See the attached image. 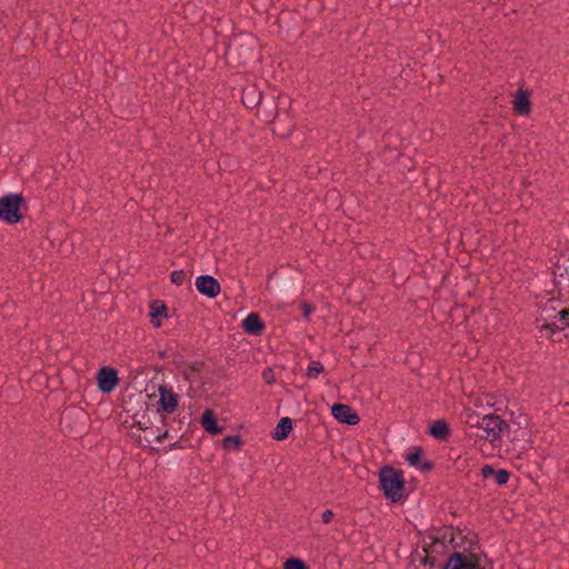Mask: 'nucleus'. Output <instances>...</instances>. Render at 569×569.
I'll return each mask as SVG.
<instances>
[{
    "label": "nucleus",
    "mask_w": 569,
    "mask_h": 569,
    "mask_svg": "<svg viewBox=\"0 0 569 569\" xmlns=\"http://www.w3.org/2000/svg\"><path fill=\"white\" fill-rule=\"evenodd\" d=\"M379 478L385 496L393 502L399 501L403 496L405 489L402 472L391 467H386L381 469Z\"/></svg>",
    "instance_id": "1"
},
{
    "label": "nucleus",
    "mask_w": 569,
    "mask_h": 569,
    "mask_svg": "<svg viewBox=\"0 0 569 569\" xmlns=\"http://www.w3.org/2000/svg\"><path fill=\"white\" fill-rule=\"evenodd\" d=\"M506 428H508L507 422H505L499 416L485 415L481 417V422L478 429L473 431V436L489 442H493L500 438Z\"/></svg>",
    "instance_id": "2"
},
{
    "label": "nucleus",
    "mask_w": 569,
    "mask_h": 569,
    "mask_svg": "<svg viewBox=\"0 0 569 569\" xmlns=\"http://www.w3.org/2000/svg\"><path fill=\"white\" fill-rule=\"evenodd\" d=\"M21 201V196L14 193L0 198V219L11 224L19 222Z\"/></svg>",
    "instance_id": "3"
},
{
    "label": "nucleus",
    "mask_w": 569,
    "mask_h": 569,
    "mask_svg": "<svg viewBox=\"0 0 569 569\" xmlns=\"http://www.w3.org/2000/svg\"><path fill=\"white\" fill-rule=\"evenodd\" d=\"M443 569H481L479 559L475 555L453 553Z\"/></svg>",
    "instance_id": "4"
},
{
    "label": "nucleus",
    "mask_w": 569,
    "mask_h": 569,
    "mask_svg": "<svg viewBox=\"0 0 569 569\" xmlns=\"http://www.w3.org/2000/svg\"><path fill=\"white\" fill-rule=\"evenodd\" d=\"M159 392V408L158 410H161L166 413H172L178 408V396L174 393L171 389L167 388L163 385H160L158 387Z\"/></svg>",
    "instance_id": "5"
},
{
    "label": "nucleus",
    "mask_w": 569,
    "mask_h": 569,
    "mask_svg": "<svg viewBox=\"0 0 569 569\" xmlns=\"http://www.w3.org/2000/svg\"><path fill=\"white\" fill-rule=\"evenodd\" d=\"M97 380L99 389L106 393L111 392L119 382L117 371L109 367H103L99 370Z\"/></svg>",
    "instance_id": "6"
},
{
    "label": "nucleus",
    "mask_w": 569,
    "mask_h": 569,
    "mask_svg": "<svg viewBox=\"0 0 569 569\" xmlns=\"http://www.w3.org/2000/svg\"><path fill=\"white\" fill-rule=\"evenodd\" d=\"M332 416L342 423H348L350 426H355L360 421V418L355 409L350 406L342 403H335L331 407Z\"/></svg>",
    "instance_id": "7"
},
{
    "label": "nucleus",
    "mask_w": 569,
    "mask_h": 569,
    "mask_svg": "<svg viewBox=\"0 0 569 569\" xmlns=\"http://www.w3.org/2000/svg\"><path fill=\"white\" fill-rule=\"evenodd\" d=\"M198 291L209 298H216L220 293L219 282L211 276H200L196 280Z\"/></svg>",
    "instance_id": "8"
},
{
    "label": "nucleus",
    "mask_w": 569,
    "mask_h": 569,
    "mask_svg": "<svg viewBox=\"0 0 569 569\" xmlns=\"http://www.w3.org/2000/svg\"><path fill=\"white\" fill-rule=\"evenodd\" d=\"M512 107L517 114L529 116L531 111V101L528 90L519 89L512 100Z\"/></svg>",
    "instance_id": "9"
},
{
    "label": "nucleus",
    "mask_w": 569,
    "mask_h": 569,
    "mask_svg": "<svg viewBox=\"0 0 569 569\" xmlns=\"http://www.w3.org/2000/svg\"><path fill=\"white\" fill-rule=\"evenodd\" d=\"M149 316L151 318V323L159 328L161 327V320L168 317V309L166 305L160 300H153L149 306Z\"/></svg>",
    "instance_id": "10"
},
{
    "label": "nucleus",
    "mask_w": 569,
    "mask_h": 569,
    "mask_svg": "<svg viewBox=\"0 0 569 569\" xmlns=\"http://www.w3.org/2000/svg\"><path fill=\"white\" fill-rule=\"evenodd\" d=\"M481 475L483 476V478L488 479V478H493L495 482L497 485H505L508 482L509 478H510V473L509 471L505 470V469H500V470H495L493 467L489 466V465H486L482 467L481 469Z\"/></svg>",
    "instance_id": "11"
},
{
    "label": "nucleus",
    "mask_w": 569,
    "mask_h": 569,
    "mask_svg": "<svg viewBox=\"0 0 569 569\" xmlns=\"http://www.w3.org/2000/svg\"><path fill=\"white\" fill-rule=\"evenodd\" d=\"M263 327V322L257 313H249L242 321V328L250 335H259Z\"/></svg>",
    "instance_id": "12"
},
{
    "label": "nucleus",
    "mask_w": 569,
    "mask_h": 569,
    "mask_svg": "<svg viewBox=\"0 0 569 569\" xmlns=\"http://www.w3.org/2000/svg\"><path fill=\"white\" fill-rule=\"evenodd\" d=\"M201 426L207 432L211 435H219L223 430L218 426L214 413L209 409L202 413Z\"/></svg>",
    "instance_id": "13"
},
{
    "label": "nucleus",
    "mask_w": 569,
    "mask_h": 569,
    "mask_svg": "<svg viewBox=\"0 0 569 569\" xmlns=\"http://www.w3.org/2000/svg\"><path fill=\"white\" fill-rule=\"evenodd\" d=\"M292 431V420L288 417H283L279 420L274 432L272 433L273 439L284 440Z\"/></svg>",
    "instance_id": "14"
},
{
    "label": "nucleus",
    "mask_w": 569,
    "mask_h": 569,
    "mask_svg": "<svg viewBox=\"0 0 569 569\" xmlns=\"http://www.w3.org/2000/svg\"><path fill=\"white\" fill-rule=\"evenodd\" d=\"M429 433L437 439H446L449 433L448 425L445 420H436L429 428Z\"/></svg>",
    "instance_id": "15"
},
{
    "label": "nucleus",
    "mask_w": 569,
    "mask_h": 569,
    "mask_svg": "<svg viewBox=\"0 0 569 569\" xmlns=\"http://www.w3.org/2000/svg\"><path fill=\"white\" fill-rule=\"evenodd\" d=\"M462 419L466 422V425H468L475 431L478 429V427L481 422V417H479L476 412H473L469 408L465 409V411L462 413Z\"/></svg>",
    "instance_id": "16"
},
{
    "label": "nucleus",
    "mask_w": 569,
    "mask_h": 569,
    "mask_svg": "<svg viewBox=\"0 0 569 569\" xmlns=\"http://www.w3.org/2000/svg\"><path fill=\"white\" fill-rule=\"evenodd\" d=\"M323 371V366L319 361H311L307 369L308 378L315 379Z\"/></svg>",
    "instance_id": "17"
},
{
    "label": "nucleus",
    "mask_w": 569,
    "mask_h": 569,
    "mask_svg": "<svg viewBox=\"0 0 569 569\" xmlns=\"http://www.w3.org/2000/svg\"><path fill=\"white\" fill-rule=\"evenodd\" d=\"M283 569H308L306 563L297 558L288 559L284 565Z\"/></svg>",
    "instance_id": "18"
},
{
    "label": "nucleus",
    "mask_w": 569,
    "mask_h": 569,
    "mask_svg": "<svg viewBox=\"0 0 569 569\" xmlns=\"http://www.w3.org/2000/svg\"><path fill=\"white\" fill-rule=\"evenodd\" d=\"M420 457H421V449L420 448H415L411 452H409L407 455V461L411 466H418V463L420 461Z\"/></svg>",
    "instance_id": "19"
},
{
    "label": "nucleus",
    "mask_w": 569,
    "mask_h": 569,
    "mask_svg": "<svg viewBox=\"0 0 569 569\" xmlns=\"http://www.w3.org/2000/svg\"><path fill=\"white\" fill-rule=\"evenodd\" d=\"M223 447L227 449L236 448L238 449L241 445V441L238 437L228 436L223 440Z\"/></svg>",
    "instance_id": "20"
},
{
    "label": "nucleus",
    "mask_w": 569,
    "mask_h": 569,
    "mask_svg": "<svg viewBox=\"0 0 569 569\" xmlns=\"http://www.w3.org/2000/svg\"><path fill=\"white\" fill-rule=\"evenodd\" d=\"M186 272L183 270H176L171 273V281L178 286L184 282Z\"/></svg>",
    "instance_id": "21"
},
{
    "label": "nucleus",
    "mask_w": 569,
    "mask_h": 569,
    "mask_svg": "<svg viewBox=\"0 0 569 569\" xmlns=\"http://www.w3.org/2000/svg\"><path fill=\"white\" fill-rule=\"evenodd\" d=\"M262 378L263 380L268 383V385H272L274 381H276V377H274V373L273 371L270 369V368H267L263 373H262Z\"/></svg>",
    "instance_id": "22"
},
{
    "label": "nucleus",
    "mask_w": 569,
    "mask_h": 569,
    "mask_svg": "<svg viewBox=\"0 0 569 569\" xmlns=\"http://www.w3.org/2000/svg\"><path fill=\"white\" fill-rule=\"evenodd\" d=\"M301 309H302V316L308 319L309 316L311 315V312L313 311V308L311 307V305H309L308 302H303L301 303Z\"/></svg>",
    "instance_id": "23"
},
{
    "label": "nucleus",
    "mask_w": 569,
    "mask_h": 569,
    "mask_svg": "<svg viewBox=\"0 0 569 569\" xmlns=\"http://www.w3.org/2000/svg\"><path fill=\"white\" fill-rule=\"evenodd\" d=\"M333 512L330 509H327L321 515V520L323 523H329L333 519Z\"/></svg>",
    "instance_id": "24"
},
{
    "label": "nucleus",
    "mask_w": 569,
    "mask_h": 569,
    "mask_svg": "<svg viewBox=\"0 0 569 569\" xmlns=\"http://www.w3.org/2000/svg\"><path fill=\"white\" fill-rule=\"evenodd\" d=\"M558 315L560 319L563 320L566 325L569 327V309H563Z\"/></svg>",
    "instance_id": "25"
},
{
    "label": "nucleus",
    "mask_w": 569,
    "mask_h": 569,
    "mask_svg": "<svg viewBox=\"0 0 569 569\" xmlns=\"http://www.w3.org/2000/svg\"><path fill=\"white\" fill-rule=\"evenodd\" d=\"M542 329L550 330L551 332H555L557 330H563V328H558L555 323H547L542 326Z\"/></svg>",
    "instance_id": "26"
},
{
    "label": "nucleus",
    "mask_w": 569,
    "mask_h": 569,
    "mask_svg": "<svg viewBox=\"0 0 569 569\" xmlns=\"http://www.w3.org/2000/svg\"><path fill=\"white\" fill-rule=\"evenodd\" d=\"M138 427L139 430H147L148 428L141 422V421H138L137 423H133L130 428H134V427Z\"/></svg>",
    "instance_id": "27"
},
{
    "label": "nucleus",
    "mask_w": 569,
    "mask_h": 569,
    "mask_svg": "<svg viewBox=\"0 0 569 569\" xmlns=\"http://www.w3.org/2000/svg\"><path fill=\"white\" fill-rule=\"evenodd\" d=\"M167 436H168V431L163 432L162 435H158V436L156 437V440H157L158 442H162V441H163V439H164Z\"/></svg>",
    "instance_id": "28"
},
{
    "label": "nucleus",
    "mask_w": 569,
    "mask_h": 569,
    "mask_svg": "<svg viewBox=\"0 0 569 569\" xmlns=\"http://www.w3.org/2000/svg\"><path fill=\"white\" fill-rule=\"evenodd\" d=\"M137 442H138V445H139V446H141V447H146V446H147L146 443H143L141 436H138V437H137Z\"/></svg>",
    "instance_id": "29"
},
{
    "label": "nucleus",
    "mask_w": 569,
    "mask_h": 569,
    "mask_svg": "<svg viewBox=\"0 0 569 569\" xmlns=\"http://www.w3.org/2000/svg\"><path fill=\"white\" fill-rule=\"evenodd\" d=\"M144 441H146L147 443H149V442H150V440H149L147 437H144Z\"/></svg>",
    "instance_id": "30"
}]
</instances>
